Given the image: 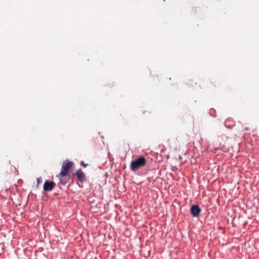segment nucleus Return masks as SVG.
<instances>
[{
    "mask_svg": "<svg viewBox=\"0 0 259 259\" xmlns=\"http://www.w3.org/2000/svg\"><path fill=\"white\" fill-rule=\"evenodd\" d=\"M147 163L145 158L142 156H139L137 159L133 160L131 163V169L136 171L140 167L144 166Z\"/></svg>",
    "mask_w": 259,
    "mask_h": 259,
    "instance_id": "f257e3e1",
    "label": "nucleus"
},
{
    "mask_svg": "<svg viewBox=\"0 0 259 259\" xmlns=\"http://www.w3.org/2000/svg\"><path fill=\"white\" fill-rule=\"evenodd\" d=\"M73 163L66 160L62 164L61 167V171L59 174V176L65 177L66 176L69 169L72 166Z\"/></svg>",
    "mask_w": 259,
    "mask_h": 259,
    "instance_id": "f03ea898",
    "label": "nucleus"
},
{
    "mask_svg": "<svg viewBox=\"0 0 259 259\" xmlns=\"http://www.w3.org/2000/svg\"><path fill=\"white\" fill-rule=\"evenodd\" d=\"M56 184L53 181L46 180L44 184V190L45 191H52L55 187Z\"/></svg>",
    "mask_w": 259,
    "mask_h": 259,
    "instance_id": "7ed1b4c3",
    "label": "nucleus"
},
{
    "mask_svg": "<svg viewBox=\"0 0 259 259\" xmlns=\"http://www.w3.org/2000/svg\"><path fill=\"white\" fill-rule=\"evenodd\" d=\"M191 213L194 217H197L199 215L201 209L198 205H193L191 207Z\"/></svg>",
    "mask_w": 259,
    "mask_h": 259,
    "instance_id": "20e7f679",
    "label": "nucleus"
},
{
    "mask_svg": "<svg viewBox=\"0 0 259 259\" xmlns=\"http://www.w3.org/2000/svg\"><path fill=\"white\" fill-rule=\"evenodd\" d=\"M77 179L80 182H83L84 179V174L81 169H78L76 171Z\"/></svg>",
    "mask_w": 259,
    "mask_h": 259,
    "instance_id": "39448f33",
    "label": "nucleus"
},
{
    "mask_svg": "<svg viewBox=\"0 0 259 259\" xmlns=\"http://www.w3.org/2000/svg\"><path fill=\"white\" fill-rule=\"evenodd\" d=\"M225 125L227 127L232 128L234 126L235 123L234 121H232L231 118H228L225 122Z\"/></svg>",
    "mask_w": 259,
    "mask_h": 259,
    "instance_id": "423d86ee",
    "label": "nucleus"
},
{
    "mask_svg": "<svg viewBox=\"0 0 259 259\" xmlns=\"http://www.w3.org/2000/svg\"><path fill=\"white\" fill-rule=\"evenodd\" d=\"M58 177L60 178V182L61 184L65 185L67 183L68 179H67L66 176L62 177V176H59L58 175Z\"/></svg>",
    "mask_w": 259,
    "mask_h": 259,
    "instance_id": "0eeeda50",
    "label": "nucleus"
},
{
    "mask_svg": "<svg viewBox=\"0 0 259 259\" xmlns=\"http://www.w3.org/2000/svg\"><path fill=\"white\" fill-rule=\"evenodd\" d=\"M42 182L41 178H38L37 179V185L40 184Z\"/></svg>",
    "mask_w": 259,
    "mask_h": 259,
    "instance_id": "6e6552de",
    "label": "nucleus"
},
{
    "mask_svg": "<svg viewBox=\"0 0 259 259\" xmlns=\"http://www.w3.org/2000/svg\"><path fill=\"white\" fill-rule=\"evenodd\" d=\"M80 165H82V166H84V167H86V166H87V164H85V163H84V162H83V161H82L80 162Z\"/></svg>",
    "mask_w": 259,
    "mask_h": 259,
    "instance_id": "1a4fd4ad",
    "label": "nucleus"
}]
</instances>
